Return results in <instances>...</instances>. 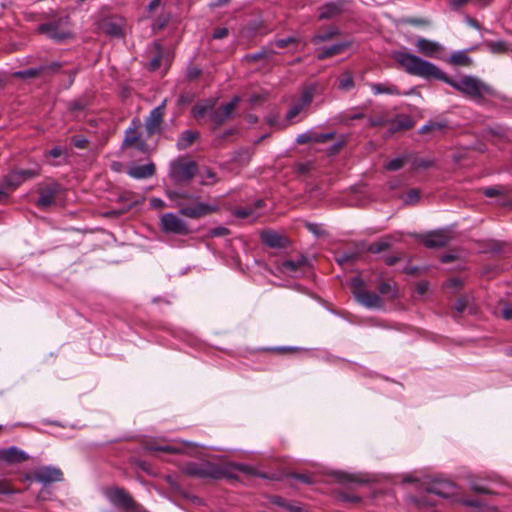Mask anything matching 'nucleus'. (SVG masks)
Masks as SVG:
<instances>
[{"instance_id": "1", "label": "nucleus", "mask_w": 512, "mask_h": 512, "mask_svg": "<svg viewBox=\"0 0 512 512\" xmlns=\"http://www.w3.org/2000/svg\"><path fill=\"white\" fill-rule=\"evenodd\" d=\"M392 57L406 73L425 79L441 80L479 104L485 102L486 96L497 97V91L477 77L465 75L459 80H454L435 64L408 52L395 51Z\"/></svg>"}, {"instance_id": "2", "label": "nucleus", "mask_w": 512, "mask_h": 512, "mask_svg": "<svg viewBox=\"0 0 512 512\" xmlns=\"http://www.w3.org/2000/svg\"><path fill=\"white\" fill-rule=\"evenodd\" d=\"M165 194L174 202L179 214L190 219H199L217 211V206L201 202L200 197L194 194L174 190H166Z\"/></svg>"}, {"instance_id": "3", "label": "nucleus", "mask_w": 512, "mask_h": 512, "mask_svg": "<svg viewBox=\"0 0 512 512\" xmlns=\"http://www.w3.org/2000/svg\"><path fill=\"white\" fill-rule=\"evenodd\" d=\"M230 465L217 464L211 461L187 462L181 470L189 476L200 479L220 480L225 477H231Z\"/></svg>"}, {"instance_id": "4", "label": "nucleus", "mask_w": 512, "mask_h": 512, "mask_svg": "<svg viewBox=\"0 0 512 512\" xmlns=\"http://www.w3.org/2000/svg\"><path fill=\"white\" fill-rule=\"evenodd\" d=\"M198 172L195 161L184 157L173 160L169 166V178L177 185L189 183Z\"/></svg>"}, {"instance_id": "5", "label": "nucleus", "mask_w": 512, "mask_h": 512, "mask_svg": "<svg viewBox=\"0 0 512 512\" xmlns=\"http://www.w3.org/2000/svg\"><path fill=\"white\" fill-rule=\"evenodd\" d=\"M105 496L115 507L127 512H147L139 505L132 496L121 487H110L106 489Z\"/></svg>"}, {"instance_id": "6", "label": "nucleus", "mask_w": 512, "mask_h": 512, "mask_svg": "<svg viewBox=\"0 0 512 512\" xmlns=\"http://www.w3.org/2000/svg\"><path fill=\"white\" fill-rule=\"evenodd\" d=\"M142 123L140 119L134 118L131 125L125 131V137L122 143L123 148L134 147L141 153H147L149 151V145L142 137L140 131Z\"/></svg>"}, {"instance_id": "7", "label": "nucleus", "mask_w": 512, "mask_h": 512, "mask_svg": "<svg viewBox=\"0 0 512 512\" xmlns=\"http://www.w3.org/2000/svg\"><path fill=\"white\" fill-rule=\"evenodd\" d=\"M160 228L166 234L186 236L190 234L188 224L177 214L168 212L160 217Z\"/></svg>"}, {"instance_id": "8", "label": "nucleus", "mask_w": 512, "mask_h": 512, "mask_svg": "<svg viewBox=\"0 0 512 512\" xmlns=\"http://www.w3.org/2000/svg\"><path fill=\"white\" fill-rule=\"evenodd\" d=\"M354 294L357 300L367 308L380 309L384 306L382 298L374 292L362 289L364 283L360 278L352 280Z\"/></svg>"}, {"instance_id": "9", "label": "nucleus", "mask_w": 512, "mask_h": 512, "mask_svg": "<svg viewBox=\"0 0 512 512\" xmlns=\"http://www.w3.org/2000/svg\"><path fill=\"white\" fill-rule=\"evenodd\" d=\"M67 24L68 18L59 19L39 25L38 31L42 34H46L53 40L62 41L71 35Z\"/></svg>"}, {"instance_id": "10", "label": "nucleus", "mask_w": 512, "mask_h": 512, "mask_svg": "<svg viewBox=\"0 0 512 512\" xmlns=\"http://www.w3.org/2000/svg\"><path fill=\"white\" fill-rule=\"evenodd\" d=\"M418 239L426 248L436 249L447 246L452 239V235L448 229H437L419 235Z\"/></svg>"}, {"instance_id": "11", "label": "nucleus", "mask_w": 512, "mask_h": 512, "mask_svg": "<svg viewBox=\"0 0 512 512\" xmlns=\"http://www.w3.org/2000/svg\"><path fill=\"white\" fill-rule=\"evenodd\" d=\"M166 105L167 99H164L160 105L150 111L149 116L145 120V130L147 137L161 133Z\"/></svg>"}, {"instance_id": "12", "label": "nucleus", "mask_w": 512, "mask_h": 512, "mask_svg": "<svg viewBox=\"0 0 512 512\" xmlns=\"http://www.w3.org/2000/svg\"><path fill=\"white\" fill-rule=\"evenodd\" d=\"M38 175V170L23 169L19 171H13L8 174L4 180H2V196L4 195L3 189L8 190L16 189L21 183L28 179H32Z\"/></svg>"}, {"instance_id": "13", "label": "nucleus", "mask_w": 512, "mask_h": 512, "mask_svg": "<svg viewBox=\"0 0 512 512\" xmlns=\"http://www.w3.org/2000/svg\"><path fill=\"white\" fill-rule=\"evenodd\" d=\"M39 198L36 205L45 209L55 204L56 197L60 192V185L56 182H50L39 187Z\"/></svg>"}, {"instance_id": "14", "label": "nucleus", "mask_w": 512, "mask_h": 512, "mask_svg": "<svg viewBox=\"0 0 512 512\" xmlns=\"http://www.w3.org/2000/svg\"><path fill=\"white\" fill-rule=\"evenodd\" d=\"M428 494H435L442 498H450L456 494V486L453 482L445 479H434L426 487Z\"/></svg>"}, {"instance_id": "15", "label": "nucleus", "mask_w": 512, "mask_h": 512, "mask_svg": "<svg viewBox=\"0 0 512 512\" xmlns=\"http://www.w3.org/2000/svg\"><path fill=\"white\" fill-rule=\"evenodd\" d=\"M414 45L420 54L430 58H440V53L444 50L440 43L424 37H418Z\"/></svg>"}, {"instance_id": "16", "label": "nucleus", "mask_w": 512, "mask_h": 512, "mask_svg": "<svg viewBox=\"0 0 512 512\" xmlns=\"http://www.w3.org/2000/svg\"><path fill=\"white\" fill-rule=\"evenodd\" d=\"M33 479L36 482L48 485L53 482L62 481L63 473L59 468L46 466L37 469L33 474Z\"/></svg>"}, {"instance_id": "17", "label": "nucleus", "mask_w": 512, "mask_h": 512, "mask_svg": "<svg viewBox=\"0 0 512 512\" xmlns=\"http://www.w3.org/2000/svg\"><path fill=\"white\" fill-rule=\"evenodd\" d=\"M346 1L334 0L327 2L318 8L319 20H330L340 16L345 9Z\"/></svg>"}, {"instance_id": "18", "label": "nucleus", "mask_w": 512, "mask_h": 512, "mask_svg": "<svg viewBox=\"0 0 512 512\" xmlns=\"http://www.w3.org/2000/svg\"><path fill=\"white\" fill-rule=\"evenodd\" d=\"M239 101H240L239 97L236 96L230 102H228L225 105H222L219 108H217L216 110H214L210 115L211 121L216 126H220L221 124H223L234 112Z\"/></svg>"}, {"instance_id": "19", "label": "nucleus", "mask_w": 512, "mask_h": 512, "mask_svg": "<svg viewBox=\"0 0 512 512\" xmlns=\"http://www.w3.org/2000/svg\"><path fill=\"white\" fill-rule=\"evenodd\" d=\"M335 136V133H316L314 131H308L302 133L297 136L296 142L298 144H308V143H326L332 140Z\"/></svg>"}, {"instance_id": "20", "label": "nucleus", "mask_w": 512, "mask_h": 512, "mask_svg": "<svg viewBox=\"0 0 512 512\" xmlns=\"http://www.w3.org/2000/svg\"><path fill=\"white\" fill-rule=\"evenodd\" d=\"M28 459V454L15 446L2 449V462L7 464H18L25 462Z\"/></svg>"}, {"instance_id": "21", "label": "nucleus", "mask_w": 512, "mask_h": 512, "mask_svg": "<svg viewBox=\"0 0 512 512\" xmlns=\"http://www.w3.org/2000/svg\"><path fill=\"white\" fill-rule=\"evenodd\" d=\"M350 44V42L344 41L333 44L329 47L318 49L316 57L318 60H325L333 56L339 55L343 53L347 48H349Z\"/></svg>"}, {"instance_id": "22", "label": "nucleus", "mask_w": 512, "mask_h": 512, "mask_svg": "<svg viewBox=\"0 0 512 512\" xmlns=\"http://www.w3.org/2000/svg\"><path fill=\"white\" fill-rule=\"evenodd\" d=\"M261 240L271 248H284L287 244V239L284 236L272 230L263 231Z\"/></svg>"}, {"instance_id": "23", "label": "nucleus", "mask_w": 512, "mask_h": 512, "mask_svg": "<svg viewBox=\"0 0 512 512\" xmlns=\"http://www.w3.org/2000/svg\"><path fill=\"white\" fill-rule=\"evenodd\" d=\"M155 165L153 163L145 165L132 166L128 169V175L135 179H147L155 174Z\"/></svg>"}, {"instance_id": "24", "label": "nucleus", "mask_w": 512, "mask_h": 512, "mask_svg": "<svg viewBox=\"0 0 512 512\" xmlns=\"http://www.w3.org/2000/svg\"><path fill=\"white\" fill-rule=\"evenodd\" d=\"M340 30L338 27L331 25L328 26L325 30L318 32L311 38V42L315 45L320 44L322 42H326L332 40L334 37L340 35Z\"/></svg>"}, {"instance_id": "25", "label": "nucleus", "mask_w": 512, "mask_h": 512, "mask_svg": "<svg viewBox=\"0 0 512 512\" xmlns=\"http://www.w3.org/2000/svg\"><path fill=\"white\" fill-rule=\"evenodd\" d=\"M102 30L110 36L120 37L123 34V24L121 20L109 19L102 23Z\"/></svg>"}, {"instance_id": "26", "label": "nucleus", "mask_w": 512, "mask_h": 512, "mask_svg": "<svg viewBox=\"0 0 512 512\" xmlns=\"http://www.w3.org/2000/svg\"><path fill=\"white\" fill-rule=\"evenodd\" d=\"M199 137V133L194 130H185L183 131L177 141V149L185 150L190 147L194 141Z\"/></svg>"}, {"instance_id": "27", "label": "nucleus", "mask_w": 512, "mask_h": 512, "mask_svg": "<svg viewBox=\"0 0 512 512\" xmlns=\"http://www.w3.org/2000/svg\"><path fill=\"white\" fill-rule=\"evenodd\" d=\"M447 63L454 65V66H464L468 67L473 64V60L468 56L467 52L465 50L456 51L451 54L448 60H446Z\"/></svg>"}, {"instance_id": "28", "label": "nucleus", "mask_w": 512, "mask_h": 512, "mask_svg": "<svg viewBox=\"0 0 512 512\" xmlns=\"http://www.w3.org/2000/svg\"><path fill=\"white\" fill-rule=\"evenodd\" d=\"M448 127V122L445 120H430L427 124L419 129L420 134H428L435 132H442Z\"/></svg>"}, {"instance_id": "29", "label": "nucleus", "mask_w": 512, "mask_h": 512, "mask_svg": "<svg viewBox=\"0 0 512 512\" xmlns=\"http://www.w3.org/2000/svg\"><path fill=\"white\" fill-rule=\"evenodd\" d=\"M373 93L388 94V95H400V91L396 85L390 83H373L370 85Z\"/></svg>"}, {"instance_id": "30", "label": "nucleus", "mask_w": 512, "mask_h": 512, "mask_svg": "<svg viewBox=\"0 0 512 512\" xmlns=\"http://www.w3.org/2000/svg\"><path fill=\"white\" fill-rule=\"evenodd\" d=\"M264 206L263 200H257L254 207H242L235 210L234 214L236 217L244 219L248 217L256 218L258 214L256 209H260Z\"/></svg>"}, {"instance_id": "31", "label": "nucleus", "mask_w": 512, "mask_h": 512, "mask_svg": "<svg viewBox=\"0 0 512 512\" xmlns=\"http://www.w3.org/2000/svg\"><path fill=\"white\" fill-rule=\"evenodd\" d=\"M276 52L273 49L262 48L260 51L248 54L245 56V60L248 62H256L259 60L270 59Z\"/></svg>"}, {"instance_id": "32", "label": "nucleus", "mask_w": 512, "mask_h": 512, "mask_svg": "<svg viewBox=\"0 0 512 512\" xmlns=\"http://www.w3.org/2000/svg\"><path fill=\"white\" fill-rule=\"evenodd\" d=\"M214 105H215L214 101H211V100H208L205 103L196 104L192 109L193 116L197 119L202 118L208 112L213 110Z\"/></svg>"}, {"instance_id": "33", "label": "nucleus", "mask_w": 512, "mask_h": 512, "mask_svg": "<svg viewBox=\"0 0 512 512\" xmlns=\"http://www.w3.org/2000/svg\"><path fill=\"white\" fill-rule=\"evenodd\" d=\"M307 264L305 257H300L297 260H286L283 262L282 267L285 271L296 272Z\"/></svg>"}, {"instance_id": "34", "label": "nucleus", "mask_w": 512, "mask_h": 512, "mask_svg": "<svg viewBox=\"0 0 512 512\" xmlns=\"http://www.w3.org/2000/svg\"><path fill=\"white\" fill-rule=\"evenodd\" d=\"M147 449L151 452H164L169 454H179L182 448L175 445H150Z\"/></svg>"}, {"instance_id": "35", "label": "nucleus", "mask_w": 512, "mask_h": 512, "mask_svg": "<svg viewBox=\"0 0 512 512\" xmlns=\"http://www.w3.org/2000/svg\"><path fill=\"white\" fill-rule=\"evenodd\" d=\"M201 178H202V181H201L202 185H212L218 181V179L216 177V173L210 168H205L201 172Z\"/></svg>"}, {"instance_id": "36", "label": "nucleus", "mask_w": 512, "mask_h": 512, "mask_svg": "<svg viewBox=\"0 0 512 512\" xmlns=\"http://www.w3.org/2000/svg\"><path fill=\"white\" fill-rule=\"evenodd\" d=\"M395 120L398 123V129L401 130H409L414 126V121L412 120V118L405 114L396 116Z\"/></svg>"}, {"instance_id": "37", "label": "nucleus", "mask_w": 512, "mask_h": 512, "mask_svg": "<svg viewBox=\"0 0 512 512\" xmlns=\"http://www.w3.org/2000/svg\"><path fill=\"white\" fill-rule=\"evenodd\" d=\"M378 291L381 295L388 296L391 299L396 297V289L389 282H381L378 286Z\"/></svg>"}, {"instance_id": "38", "label": "nucleus", "mask_w": 512, "mask_h": 512, "mask_svg": "<svg viewBox=\"0 0 512 512\" xmlns=\"http://www.w3.org/2000/svg\"><path fill=\"white\" fill-rule=\"evenodd\" d=\"M391 247V243L387 240H381L379 242L372 243L368 246L367 250L371 253H380L388 250Z\"/></svg>"}, {"instance_id": "39", "label": "nucleus", "mask_w": 512, "mask_h": 512, "mask_svg": "<svg viewBox=\"0 0 512 512\" xmlns=\"http://www.w3.org/2000/svg\"><path fill=\"white\" fill-rule=\"evenodd\" d=\"M313 94H314L313 88H306L302 92L300 100L297 104H299L303 109H305L312 102Z\"/></svg>"}, {"instance_id": "40", "label": "nucleus", "mask_w": 512, "mask_h": 512, "mask_svg": "<svg viewBox=\"0 0 512 512\" xmlns=\"http://www.w3.org/2000/svg\"><path fill=\"white\" fill-rule=\"evenodd\" d=\"M486 46L492 53H505L507 52V45L504 41H490L486 43Z\"/></svg>"}, {"instance_id": "41", "label": "nucleus", "mask_w": 512, "mask_h": 512, "mask_svg": "<svg viewBox=\"0 0 512 512\" xmlns=\"http://www.w3.org/2000/svg\"><path fill=\"white\" fill-rule=\"evenodd\" d=\"M406 162V157H398L387 162L385 165V169L388 171H397L400 170Z\"/></svg>"}, {"instance_id": "42", "label": "nucleus", "mask_w": 512, "mask_h": 512, "mask_svg": "<svg viewBox=\"0 0 512 512\" xmlns=\"http://www.w3.org/2000/svg\"><path fill=\"white\" fill-rule=\"evenodd\" d=\"M507 193V190L503 186H492V187H486L483 189V194L486 197H495L499 195H505Z\"/></svg>"}, {"instance_id": "43", "label": "nucleus", "mask_w": 512, "mask_h": 512, "mask_svg": "<svg viewBox=\"0 0 512 512\" xmlns=\"http://www.w3.org/2000/svg\"><path fill=\"white\" fill-rule=\"evenodd\" d=\"M354 87L353 77L350 73L346 72L339 80V88L342 90H350Z\"/></svg>"}, {"instance_id": "44", "label": "nucleus", "mask_w": 512, "mask_h": 512, "mask_svg": "<svg viewBox=\"0 0 512 512\" xmlns=\"http://www.w3.org/2000/svg\"><path fill=\"white\" fill-rule=\"evenodd\" d=\"M358 256V252H343L342 254L337 256L336 261L339 264L351 263L354 262L358 258Z\"/></svg>"}, {"instance_id": "45", "label": "nucleus", "mask_w": 512, "mask_h": 512, "mask_svg": "<svg viewBox=\"0 0 512 512\" xmlns=\"http://www.w3.org/2000/svg\"><path fill=\"white\" fill-rule=\"evenodd\" d=\"M225 465H230V474H231V477H234L233 474H232V471L233 470H238V471H241L243 473H246V474H250V475H254L255 472H254V469L250 466H247V465H244V464H234V463H226Z\"/></svg>"}, {"instance_id": "46", "label": "nucleus", "mask_w": 512, "mask_h": 512, "mask_svg": "<svg viewBox=\"0 0 512 512\" xmlns=\"http://www.w3.org/2000/svg\"><path fill=\"white\" fill-rule=\"evenodd\" d=\"M299 39L293 36L283 38V39H277L274 41V45L278 48H285L290 44H298Z\"/></svg>"}, {"instance_id": "47", "label": "nucleus", "mask_w": 512, "mask_h": 512, "mask_svg": "<svg viewBox=\"0 0 512 512\" xmlns=\"http://www.w3.org/2000/svg\"><path fill=\"white\" fill-rule=\"evenodd\" d=\"M333 475L339 483H349V482L356 481V479L353 475L345 473V472L338 471V472H335Z\"/></svg>"}, {"instance_id": "48", "label": "nucleus", "mask_w": 512, "mask_h": 512, "mask_svg": "<svg viewBox=\"0 0 512 512\" xmlns=\"http://www.w3.org/2000/svg\"><path fill=\"white\" fill-rule=\"evenodd\" d=\"M67 154V150L63 147L57 146L45 153V157L60 158Z\"/></svg>"}, {"instance_id": "49", "label": "nucleus", "mask_w": 512, "mask_h": 512, "mask_svg": "<svg viewBox=\"0 0 512 512\" xmlns=\"http://www.w3.org/2000/svg\"><path fill=\"white\" fill-rule=\"evenodd\" d=\"M420 199V192L417 189H410L405 198L406 204H414Z\"/></svg>"}, {"instance_id": "50", "label": "nucleus", "mask_w": 512, "mask_h": 512, "mask_svg": "<svg viewBox=\"0 0 512 512\" xmlns=\"http://www.w3.org/2000/svg\"><path fill=\"white\" fill-rule=\"evenodd\" d=\"M73 145L78 149H85L88 145V140L80 135H75L71 138Z\"/></svg>"}, {"instance_id": "51", "label": "nucleus", "mask_w": 512, "mask_h": 512, "mask_svg": "<svg viewBox=\"0 0 512 512\" xmlns=\"http://www.w3.org/2000/svg\"><path fill=\"white\" fill-rule=\"evenodd\" d=\"M302 110H304L299 104H294L286 114V119L292 121Z\"/></svg>"}, {"instance_id": "52", "label": "nucleus", "mask_w": 512, "mask_h": 512, "mask_svg": "<svg viewBox=\"0 0 512 512\" xmlns=\"http://www.w3.org/2000/svg\"><path fill=\"white\" fill-rule=\"evenodd\" d=\"M470 488L472 491H474L475 493H479V494H492V491L489 490L488 488H486L485 486H482L476 482H472L470 484Z\"/></svg>"}, {"instance_id": "53", "label": "nucleus", "mask_w": 512, "mask_h": 512, "mask_svg": "<svg viewBox=\"0 0 512 512\" xmlns=\"http://www.w3.org/2000/svg\"><path fill=\"white\" fill-rule=\"evenodd\" d=\"M268 500L270 503L285 508L286 502L284 498L277 496V495H271L268 497Z\"/></svg>"}, {"instance_id": "54", "label": "nucleus", "mask_w": 512, "mask_h": 512, "mask_svg": "<svg viewBox=\"0 0 512 512\" xmlns=\"http://www.w3.org/2000/svg\"><path fill=\"white\" fill-rule=\"evenodd\" d=\"M269 351H272V352H275L278 354H286V353L297 352L298 349L294 348V347H275V348H270Z\"/></svg>"}, {"instance_id": "55", "label": "nucleus", "mask_w": 512, "mask_h": 512, "mask_svg": "<svg viewBox=\"0 0 512 512\" xmlns=\"http://www.w3.org/2000/svg\"><path fill=\"white\" fill-rule=\"evenodd\" d=\"M229 34V31L227 28H216L213 32V38L214 39H223L225 37H227Z\"/></svg>"}, {"instance_id": "56", "label": "nucleus", "mask_w": 512, "mask_h": 512, "mask_svg": "<svg viewBox=\"0 0 512 512\" xmlns=\"http://www.w3.org/2000/svg\"><path fill=\"white\" fill-rule=\"evenodd\" d=\"M388 124V120L383 117V116H379V117H375V118H371L370 119V125L372 127H377V126H384Z\"/></svg>"}, {"instance_id": "57", "label": "nucleus", "mask_w": 512, "mask_h": 512, "mask_svg": "<svg viewBox=\"0 0 512 512\" xmlns=\"http://www.w3.org/2000/svg\"><path fill=\"white\" fill-rule=\"evenodd\" d=\"M289 512H304V508L297 503L286 502L285 508Z\"/></svg>"}, {"instance_id": "58", "label": "nucleus", "mask_w": 512, "mask_h": 512, "mask_svg": "<svg viewBox=\"0 0 512 512\" xmlns=\"http://www.w3.org/2000/svg\"><path fill=\"white\" fill-rule=\"evenodd\" d=\"M467 307V301L465 298H460L458 299L455 304H454V308L457 312L461 313L463 312Z\"/></svg>"}, {"instance_id": "59", "label": "nucleus", "mask_w": 512, "mask_h": 512, "mask_svg": "<svg viewBox=\"0 0 512 512\" xmlns=\"http://www.w3.org/2000/svg\"><path fill=\"white\" fill-rule=\"evenodd\" d=\"M150 205L155 209H163L166 206L165 202L160 198H151Z\"/></svg>"}, {"instance_id": "60", "label": "nucleus", "mask_w": 512, "mask_h": 512, "mask_svg": "<svg viewBox=\"0 0 512 512\" xmlns=\"http://www.w3.org/2000/svg\"><path fill=\"white\" fill-rule=\"evenodd\" d=\"M229 234V230L225 227H217L211 230V235L218 237V236H225Z\"/></svg>"}, {"instance_id": "61", "label": "nucleus", "mask_w": 512, "mask_h": 512, "mask_svg": "<svg viewBox=\"0 0 512 512\" xmlns=\"http://www.w3.org/2000/svg\"><path fill=\"white\" fill-rule=\"evenodd\" d=\"M401 257L400 256H396V255H391V256H386L384 258V261L386 263V265L388 266H393L395 265L398 261H400Z\"/></svg>"}, {"instance_id": "62", "label": "nucleus", "mask_w": 512, "mask_h": 512, "mask_svg": "<svg viewBox=\"0 0 512 512\" xmlns=\"http://www.w3.org/2000/svg\"><path fill=\"white\" fill-rule=\"evenodd\" d=\"M502 317L505 320L512 319V306L511 305H505V307L502 310Z\"/></svg>"}, {"instance_id": "63", "label": "nucleus", "mask_w": 512, "mask_h": 512, "mask_svg": "<svg viewBox=\"0 0 512 512\" xmlns=\"http://www.w3.org/2000/svg\"><path fill=\"white\" fill-rule=\"evenodd\" d=\"M22 77H35L39 74V69H28L18 73Z\"/></svg>"}, {"instance_id": "64", "label": "nucleus", "mask_w": 512, "mask_h": 512, "mask_svg": "<svg viewBox=\"0 0 512 512\" xmlns=\"http://www.w3.org/2000/svg\"><path fill=\"white\" fill-rule=\"evenodd\" d=\"M406 23L419 26V25H426L428 22L426 20L420 19V18H409L406 20Z\"/></svg>"}]
</instances>
